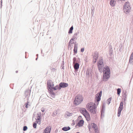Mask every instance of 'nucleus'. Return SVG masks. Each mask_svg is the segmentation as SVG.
Instances as JSON below:
<instances>
[{
	"label": "nucleus",
	"mask_w": 133,
	"mask_h": 133,
	"mask_svg": "<svg viewBox=\"0 0 133 133\" xmlns=\"http://www.w3.org/2000/svg\"><path fill=\"white\" fill-rule=\"evenodd\" d=\"M129 63L132 65L133 64V58L130 57L129 61Z\"/></svg>",
	"instance_id": "nucleus-28"
},
{
	"label": "nucleus",
	"mask_w": 133,
	"mask_h": 133,
	"mask_svg": "<svg viewBox=\"0 0 133 133\" xmlns=\"http://www.w3.org/2000/svg\"><path fill=\"white\" fill-rule=\"evenodd\" d=\"M57 110H56L55 111H54L52 114V116H56L57 114Z\"/></svg>",
	"instance_id": "nucleus-31"
},
{
	"label": "nucleus",
	"mask_w": 133,
	"mask_h": 133,
	"mask_svg": "<svg viewBox=\"0 0 133 133\" xmlns=\"http://www.w3.org/2000/svg\"><path fill=\"white\" fill-rule=\"evenodd\" d=\"M111 98V97H110L107 99V103L108 104H109L110 103Z\"/></svg>",
	"instance_id": "nucleus-32"
},
{
	"label": "nucleus",
	"mask_w": 133,
	"mask_h": 133,
	"mask_svg": "<svg viewBox=\"0 0 133 133\" xmlns=\"http://www.w3.org/2000/svg\"><path fill=\"white\" fill-rule=\"evenodd\" d=\"M105 104L104 103H103L102 107V109H105Z\"/></svg>",
	"instance_id": "nucleus-43"
},
{
	"label": "nucleus",
	"mask_w": 133,
	"mask_h": 133,
	"mask_svg": "<svg viewBox=\"0 0 133 133\" xmlns=\"http://www.w3.org/2000/svg\"><path fill=\"white\" fill-rule=\"evenodd\" d=\"M87 109L88 110H89L90 112L94 114H95L96 113L97 110L96 106L95 103L94 104L92 105L89 104H87Z\"/></svg>",
	"instance_id": "nucleus-2"
},
{
	"label": "nucleus",
	"mask_w": 133,
	"mask_h": 133,
	"mask_svg": "<svg viewBox=\"0 0 133 133\" xmlns=\"http://www.w3.org/2000/svg\"><path fill=\"white\" fill-rule=\"evenodd\" d=\"M95 103L96 104L98 105L99 103V102H98L97 101H95Z\"/></svg>",
	"instance_id": "nucleus-55"
},
{
	"label": "nucleus",
	"mask_w": 133,
	"mask_h": 133,
	"mask_svg": "<svg viewBox=\"0 0 133 133\" xmlns=\"http://www.w3.org/2000/svg\"><path fill=\"white\" fill-rule=\"evenodd\" d=\"M79 111L80 112L83 114L85 117H86V116H90L89 113L85 109L81 108L80 109Z\"/></svg>",
	"instance_id": "nucleus-6"
},
{
	"label": "nucleus",
	"mask_w": 133,
	"mask_h": 133,
	"mask_svg": "<svg viewBox=\"0 0 133 133\" xmlns=\"http://www.w3.org/2000/svg\"><path fill=\"white\" fill-rule=\"evenodd\" d=\"M68 46L69 47H68V49L69 48V47H70V49H71L73 46V45H71L69 43H68Z\"/></svg>",
	"instance_id": "nucleus-38"
},
{
	"label": "nucleus",
	"mask_w": 133,
	"mask_h": 133,
	"mask_svg": "<svg viewBox=\"0 0 133 133\" xmlns=\"http://www.w3.org/2000/svg\"><path fill=\"white\" fill-rule=\"evenodd\" d=\"M54 83L53 82L52 83L51 85V87L50 88H49V89H53V88H54Z\"/></svg>",
	"instance_id": "nucleus-40"
},
{
	"label": "nucleus",
	"mask_w": 133,
	"mask_h": 133,
	"mask_svg": "<svg viewBox=\"0 0 133 133\" xmlns=\"http://www.w3.org/2000/svg\"><path fill=\"white\" fill-rule=\"evenodd\" d=\"M28 129V127L26 126H24L23 128V130L24 131H26Z\"/></svg>",
	"instance_id": "nucleus-35"
},
{
	"label": "nucleus",
	"mask_w": 133,
	"mask_h": 133,
	"mask_svg": "<svg viewBox=\"0 0 133 133\" xmlns=\"http://www.w3.org/2000/svg\"><path fill=\"white\" fill-rule=\"evenodd\" d=\"M130 57L133 58V52L131 54L130 56Z\"/></svg>",
	"instance_id": "nucleus-51"
},
{
	"label": "nucleus",
	"mask_w": 133,
	"mask_h": 133,
	"mask_svg": "<svg viewBox=\"0 0 133 133\" xmlns=\"http://www.w3.org/2000/svg\"><path fill=\"white\" fill-rule=\"evenodd\" d=\"M29 100H27V101L26 103H25V107L26 108H28V105H30L29 104Z\"/></svg>",
	"instance_id": "nucleus-33"
},
{
	"label": "nucleus",
	"mask_w": 133,
	"mask_h": 133,
	"mask_svg": "<svg viewBox=\"0 0 133 133\" xmlns=\"http://www.w3.org/2000/svg\"><path fill=\"white\" fill-rule=\"evenodd\" d=\"M97 60V59H94V60L93 59V62L94 63H95L96 62Z\"/></svg>",
	"instance_id": "nucleus-50"
},
{
	"label": "nucleus",
	"mask_w": 133,
	"mask_h": 133,
	"mask_svg": "<svg viewBox=\"0 0 133 133\" xmlns=\"http://www.w3.org/2000/svg\"><path fill=\"white\" fill-rule=\"evenodd\" d=\"M131 9V8L130 6L129 2H125L124 4L123 7V10L124 12H125L126 14H127V13H128L129 12Z\"/></svg>",
	"instance_id": "nucleus-4"
},
{
	"label": "nucleus",
	"mask_w": 133,
	"mask_h": 133,
	"mask_svg": "<svg viewBox=\"0 0 133 133\" xmlns=\"http://www.w3.org/2000/svg\"><path fill=\"white\" fill-rule=\"evenodd\" d=\"M77 46H76L75 45V46H74V53L75 54L77 53Z\"/></svg>",
	"instance_id": "nucleus-27"
},
{
	"label": "nucleus",
	"mask_w": 133,
	"mask_h": 133,
	"mask_svg": "<svg viewBox=\"0 0 133 133\" xmlns=\"http://www.w3.org/2000/svg\"><path fill=\"white\" fill-rule=\"evenodd\" d=\"M36 123H38L39 125H40L41 124V119H40V121H39L37 120V118L36 119Z\"/></svg>",
	"instance_id": "nucleus-37"
},
{
	"label": "nucleus",
	"mask_w": 133,
	"mask_h": 133,
	"mask_svg": "<svg viewBox=\"0 0 133 133\" xmlns=\"http://www.w3.org/2000/svg\"><path fill=\"white\" fill-rule=\"evenodd\" d=\"M105 69H103V81L105 82L107 81L110 77V71L109 67L107 65H105L104 68Z\"/></svg>",
	"instance_id": "nucleus-1"
},
{
	"label": "nucleus",
	"mask_w": 133,
	"mask_h": 133,
	"mask_svg": "<svg viewBox=\"0 0 133 133\" xmlns=\"http://www.w3.org/2000/svg\"><path fill=\"white\" fill-rule=\"evenodd\" d=\"M73 122L72 124V125H74L75 124V123L74 122V120H73Z\"/></svg>",
	"instance_id": "nucleus-53"
},
{
	"label": "nucleus",
	"mask_w": 133,
	"mask_h": 133,
	"mask_svg": "<svg viewBox=\"0 0 133 133\" xmlns=\"http://www.w3.org/2000/svg\"><path fill=\"white\" fill-rule=\"evenodd\" d=\"M78 126V124H77V125H76V126H75V127H77V126Z\"/></svg>",
	"instance_id": "nucleus-63"
},
{
	"label": "nucleus",
	"mask_w": 133,
	"mask_h": 133,
	"mask_svg": "<svg viewBox=\"0 0 133 133\" xmlns=\"http://www.w3.org/2000/svg\"><path fill=\"white\" fill-rule=\"evenodd\" d=\"M36 56H37V57H38V54H37L36 55Z\"/></svg>",
	"instance_id": "nucleus-61"
},
{
	"label": "nucleus",
	"mask_w": 133,
	"mask_h": 133,
	"mask_svg": "<svg viewBox=\"0 0 133 133\" xmlns=\"http://www.w3.org/2000/svg\"><path fill=\"white\" fill-rule=\"evenodd\" d=\"M127 93V92L125 91V92L124 93L123 92V97L124 98V101H125L126 100V96L127 95H126V93Z\"/></svg>",
	"instance_id": "nucleus-25"
},
{
	"label": "nucleus",
	"mask_w": 133,
	"mask_h": 133,
	"mask_svg": "<svg viewBox=\"0 0 133 133\" xmlns=\"http://www.w3.org/2000/svg\"><path fill=\"white\" fill-rule=\"evenodd\" d=\"M117 94L119 96V95L121 91V88H118L117 89Z\"/></svg>",
	"instance_id": "nucleus-29"
},
{
	"label": "nucleus",
	"mask_w": 133,
	"mask_h": 133,
	"mask_svg": "<svg viewBox=\"0 0 133 133\" xmlns=\"http://www.w3.org/2000/svg\"><path fill=\"white\" fill-rule=\"evenodd\" d=\"M59 88V85H57L55 86L54 88H52L54 90H60L61 89Z\"/></svg>",
	"instance_id": "nucleus-21"
},
{
	"label": "nucleus",
	"mask_w": 133,
	"mask_h": 133,
	"mask_svg": "<svg viewBox=\"0 0 133 133\" xmlns=\"http://www.w3.org/2000/svg\"><path fill=\"white\" fill-rule=\"evenodd\" d=\"M123 102L121 101L120 102L119 106V107L118 110L117 116L119 117L121 115V111L123 109Z\"/></svg>",
	"instance_id": "nucleus-7"
},
{
	"label": "nucleus",
	"mask_w": 133,
	"mask_h": 133,
	"mask_svg": "<svg viewBox=\"0 0 133 133\" xmlns=\"http://www.w3.org/2000/svg\"><path fill=\"white\" fill-rule=\"evenodd\" d=\"M70 129V127L69 126L64 127H63L62 129V130L64 131H66Z\"/></svg>",
	"instance_id": "nucleus-18"
},
{
	"label": "nucleus",
	"mask_w": 133,
	"mask_h": 133,
	"mask_svg": "<svg viewBox=\"0 0 133 133\" xmlns=\"http://www.w3.org/2000/svg\"><path fill=\"white\" fill-rule=\"evenodd\" d=\"M77 39V37L76 36H73L72 37V38L70 40V42H71V41H74L75 39L76 40Z\"/></svg>",
	"instance_id": "nucleus-30"
},
{
	"label": "nucleus",
	"mask_w": 133,
	"mask_h": 133,
	"mask_svg": "<svg viewBox=\"0 0 133 133\" xmlns=\"http://www.w3.org/2000/svg\"><path fill=\"white\" fill-rule=\"evenodd\" d=\"M38 58V57H37L36 59V60L37 61Z\"/></svg>",
	"instance_id": "nucleus-60"
},
{
	"label": "nucleus",
	"mask_w": 133,
	"mask_h": 133,
	"mask_svg": "<svg viewBox=\"0 0 133 133\" xmlns=\"http://www.w3.org/2000/svg\"><path fill=\"white\" fill-rule=\"evenodd\" d=\"M121 48H122V46L121 47H120V49H119V50L120 51L121 50Z\"/></svg>",
	"instance_id": "nucleus-62"
},
{
	"label": "nucleus",
	"mask_w": 133,
	"mask_h": 133,
	"mask_svg": "<svg viewBox=\"0 0 133 133\" xmlns=\"http://www.w3.org/2000/svg\"><path fill=\"white\" fill-rule=\"evenodd\" d=\"M102 91L101 90L99 92H98L96 95L95 98V101H97L98 102L101 100V97L102 96Z\"/></svg>",
	"instance_id": "nucleus-8"
},
{
	"label": "nucleus",
	"mask_w": 133,
	"mask_h": 133,
	"mask_svg": "<svg viewBox=\"0 0 133 133\" xmlns=\"http://www.w3.org/2000/svg\"><path fill=\"white\" fill-rule=\"evenodd\" d=\"M49 93L51 95L52 97L55 98V93L53 91L54 90L51 89H48V90Z\"/></svg>",
	"instance_id": "nucleus-12"
},
{
	"label": "nucleus",
	"mask_w": 133,
	"mask_h": 133,
	"mask_svg": "<svg viewBox=\"0 0 133 133\" xmlns=\"http://www.w3.org/2000/svg\"><path fill=\"white\" fill-rule=\"evenodd\" d=\"M51 130V128L50 127H46L44 131V133H50Z\"/></svg>",
	"instance_id": "nucleus-16"
},
{
	"label": "nucleus",
	"mask_w": 133,
	"mask_h": 133,
	"mask_svg": "<svg viewBox=\"0 0 133 133\" xmlns=\"http://www.w3.org/2000/svg\"><path fill=\"white\" fill-rule=\"evenodd\" d=\"M115 0H110V5L112 6H114L115 5V3H114Z\"/></svg>",
	"instance_id": "nucleus-23"
},
{
	"label": "nucleus",
	"mask_w": 133,
	"mask_h": 133,
	"mask_svg": "<svg viewBox=\"0 0 133 133\" xmlns=\"http://www.w3.org/2000/svg\"><path fill=\"white\" fill-rule=\"evenodd\" d=\"M83 100L82 96L81 95H77L75 97L74 103L75 105H77L81 103Z\"/></svg>",
	"instance_id": "nucleus-3"
},
{
	"label": "nucleus",
	"mask_w": 133,
	"mask_h": 133,
	"mask_svg": "<svg viewBox=\"0 0 133 133\" xmlns=\"http://www.w3.org/2000/svg\"><path fill=\"white\" fill-rule=\"evenodd\" d=\"M77 58L76 57H74L73 59V63H75L76 62H77Z\"/></svg>",
	"instance_id": "nucleus-36"
},
{
	"label": "nucleus",
	"mask_w": 133,
	"mask_h": 133,
	"mask_svg": "<svg viewBox=\"0 0 133 133\" xmlns=\"http://www.w3.org/2000/svg\"><path fill=\"white\" fill-rule=\"evenodd\" d=\"M79 65L78 63H76L74 66V68L75 70V71H77V70L79 68Z\"/></svg>",
	"instance_id": "nucleus-14"
},
{
	"label": "nucleus",
	"mask_w": 133,
	"mask_h": 133,
	"mask_svg": "<svg viewBox=\"0 0 133 133\" xmlns=\"http://www.w3.org/2000/svg\"><path fill=\"white\" fill-rule=\"evenodd\" d=\"M63 64H62V65H61V66L62 67V69H64V66H63V65L64 64V62L63 61Z\"/></svg>",
	"instance_id": "nucleus-52"
},
{
	"label": "nucleus",
	"mask_w": 133,
	"mask_h": 133,
	"mask_svg": "<svg viewBox=\"0 0 133 133\" xmlns=\"http://www.w3.org/2000/svg\"><path fill=\"white\" fill-rule=\"evenodd\" d=\"M90 70L89 69H87L86 72V75L87 76H88V77L89 76L90 74H91V72L90 71Z\"/></svg>",
	"instance_id": "nucleus-22"
},
{
	"label": "nucleus",
	"mask_w": 133,
	"mask_h": 133,
	"mask_svg": "<svg viewBox=\"0 0 133 133\" xmlns=\"http://www.w3.org/2000/svg\"><path fill=\"white\" fill-rule=\"evenodd\" d=\"M88 128L89 130H90V129L91 128V127L90 125H89L88 126Z\"/></svg>",
	"instance_id": "nucleus-54"
},
{
	"label": "nucleus",
	"mask_w": 133,
	"mask_h": 133,
	"mask_svg": "<svg viewBox=\"0 0 133 133\" xmlns=\"http://www.w3.org/2000/svg\"><path fill=\"white\" fill-rule=\"evenodd\" d=\"M97 66L98 70L100 72H103L102 69L104 68V64L103 61L102 59H100L99 62L97 64Z\"/></svg>",
	"instance_id": "nucleus-5"
},
{
	"label": "nucleus",
	"mask_w": 133,
	"mask_h": 133,
	"mask_svg": "<svg viewBox=\"0 0 133 133\" xmlns=\"http://www.w3.org/2000/svg\"><path fill=\"white\" fill-rule=\"evenodd\" d=\"M2 0H1V5H2Z\"/></svg>",
	"instance_id": "nucleus-59"
},
{
	"label": "nucleus",
	"mask_w": 133,
	"mask_h": 133,
	"mask_svg": "<svg viewBox=\"0 0 133 133\" xmlns=\"http://www.w3.org/2000/svg\"><path fill=\"white\" fill-rule=\"evenodd\" d=\"M73 115V113H70L68 111H66L65 112V114L64 115V116L66 117H69Z\"/></svg>",
	"instance_id": "nucleus-17"
},
{
	"label": "nucleus",
	"mask_w": 133,
	"mask_h": 133,
	"mask_svg": "<svg viewBox=\"0 0 133 133\" xmlns=\"http://www.w3.org/2000/svg\"><path fill=\"white\" fill-rule=\"evenodd\" d=\"M124 103H123V105H125L126 104V103H125V101H124Z\"/></svg>",
	"instance_id": "nucleus-56"
},
{
	"label": "nucleus",
	"mask_w": 133,
	"mask_h": 133,
	"mask_svg": "<svg viewBox=\"0 0 133 133\" xmlns=\"http://www.w3.org/2000/svg\"><path fill=\"white\" fill-rule=\"evenodd\" d=\"M104 113H101V118H103L104 117Z\"/></svg>",
	"instance_id": "nucleus-41"
},
{
	"label": "nucleus",
	"mask_w": 133,
	"mask_h": 133,
	"mask_svg": "<svg viewBox=\"0 0 133 133\" xmlns=\"http://www.w3.org/2000/svg\"><path fill=\"white\" fill-rule=\"evenodd\" d=\"M41 112H39L37 114V120H38L39 121H40V119H41Z\"/></svg>",
	"instance_id": "nucleus-20"
},
{
	"label": "nucleus",
	"mask_w": 133,
	"mask_h": 133,
	"mask_svg": "<svg viewBox=\"0 0 133 133\" xmlns=\"http://www.w3.org/2000/svg\"><path fill=\"white\" fill-rule=\"evenodd\" d=\"M79 33V32H76V33H75L74 35V36H76L77 37V36L78 35V34Z\"/></svg>",
	"instance_id": "nucleus-45"
},
{
	"label": "nucleus",
	"mask_w": 133,
	"mask_h": 133,
	"mask_svg": "<svg viewBox=\"0 0 133 133\" xmlns=\"http://www.w3.org/2000/svg\"><path fill=\"white\" fill-rule=\"evenodd\" d=\"M84 51V48H82L81 49V52H83Z\"/></svg>",
	"instance_id": "nucleus-46"
},
{
	"label": "nucleus",
	"mask_w": 133,
	"mask_h": 133,
	"mask_svg": "<svg viewBox=\"0 0 133 133\" xmlns=\"http://www.w3.org/2000/svg\"><path fill=\"white\" fill-rule=\"evenodd\" d=\"M18 71H16V73H18Z\"/></svg>",
	"instance_id": "nucleus-64"
},
{
	"label": "nucleus",
	"mask_w": 133,
	"mask_h": 133,
	"mask_svg": "<svg viewBox=\"0 0 133 133\" xmlns=\"http://www.w3.org/2000/svg\"><path fill=\"white\" fill-rule=\"evenodd\" d=\"M105 109H101V113H104Z\"/></svg>",
	"instance_id": "nucleus-44"
},
{
	"label": "nucleus",
	"mask_w": 133,
	"mask_h": 133,
	"mask_svg": "<svg viewBox=\"0 0 133 133\" xmlns=\"http://www.w3.org/2000/svg\"><path fill=\"white\" fill-rule=\"evenodd\" d=\"M31 90L30 89L26 90L25 92L24 96L25 98H27V100H29V97H30L31 93Z\"/></svg>",
	"instance_id": "nucleus-9"
},
{
	"label": "nucleus",
	"mask_w": 133,
	"mask_h": 133,
	"mask_svg": "<svg viewBox=\"0 0 133 133\" xmlns=\"http://www.w3.org/2000/svg\"><path fill=\"white\" fill-rule=\"evenodd\" d=\"M73 29V27L72 25L69 29V30L68 33L69 34H72V32Z\"/></svg>",
	"instance_id": "nucleus-24"
},
{
	"label": "nucleus",
	"mask_w": 133,
	"mask_h": 133,
	"mask_svg": "<svg viewBox=\"0 0 133 133\" xmlns=\"http://www.w3.org/2000/svg\"><path fill=\"white\" fill-rule=\"evenodd\" d=\"M37 123L36 122H34V123L33 124V128L35 129L37 127Z\"/></svg>",
	"instance_id": "nucleus-34"
},
{
	"label": "nucleus",
	"mask_w": 133,
	"mask_h": 133,
	"mask_svg": "<svg viewBox=\"0 0 133 133\" xmlns=\"http://www.w3.org/2000/svg\"><path fill=\"white\" fill-rule=\"evenodd\" d=\"M85 117L86 118L87 120L88 121L90 119V116H86V117Z\"/></svg>",
	"instance_id": "nucleus-39"
},
{
	"label": "nucleus",
	"mask_w": 133,
	"mask_h": 133,
	"mask_svg": "<svg viewBox=\"0 0 133 133\" xmlns=\"http://www.w3.org/2000/svg\"><path fill=\"white\" fill-rule=\"evenodd\" d=\"M69 43L71 44H73L74 43V42L73 41H71V42H70V41Z\"/></svg>",
	"instance_id": "nucleus-49"
},
{
	"label": "nucleus",
	"mask_w": 133,
	"mask_h": 133,
	"mask_svg": "<svg viewBox=\"0 0 133 133\" xmlns=\"http://www.w3.org/2000/svg\"><path fill=\"white\" fill-rule=\"evenodd\" d=\"M84 121L83 119H81L79 120L78 122V125L79 127L83 126L84 123Z\"/></svg>",
	"instance_id": "nucleus-15"
},
{
	"label": "nucleus",
	"mask_w": 133,
	"mask_h": 133,
	"mask_svg": "<svg viewBox=\"0 0 133 133\" xmlns=\"http://www.w3.org/2000/svg\"><path fill=\"white\" fill-rule=\"evenodd\" d=\"M91 125L92 128L94 129H96V128L97 127V125L94 123H92Z\"/></svg>",
	"instance_id": "nucleus-26"
},
{
	"label": "nucleus",
	"mask_w": 133,
	"mask_h": 133,
	"mask_svg": "<svg viewBox=\"0 0 133 133\" xmlns=\"http://www.w3.org/2000/svg\"><path fill=\"white\" fill-rule=\"evenodd\" d=\"M49 93L51 95L52 97L55 98V93L53 91L54 90L51 89H48V90Z\"/></svg>",
	"instance_id": "nucleus-11"
},
{
	"label": "nucleus",
	"mask_w": 133,
	"mask_h": 133,
	"mask_svg": "<svg viewBox=\"0 0 133 133\" xmlns=\"http://www.w3.org/2000/svg\"><path fill=\"white\" fill-rule=\"evenodd\" d=\"M74 46H75V45L76 46H77L78 44L76 43V42H75V43L74 42Z\"/></svg>",
	"instance_id": "nucleus-47"
},
{
	"label": "nucleus",
	"mask_w": 133,
	"mask_h": 133,
	"mask_svg": "<svg viewBox=\"0 0 133 133\" xmlns=\"http://www.w3.org/2000/svg\"><path fill=\"white\" fill-rule=\"evenodd\" d=\"M93 59H97L98 57V54L96 52L94 53V55L93 56Z\"/></svg>",
	"instance_id": "nucleus-19"
},
{
	"label": "nucleus",
	"mask_w": 133,
	"mask_h": 133,
	"mask_svg": "<svg viewBox=\"0 0 133 133\" xmlns=\"http://www.w3.org/2000/svg\"><path fill=\"white\" fill-rule=\"evenodd\" d=\"M92 11L91 12V14H92V15H93V13H94V12H93V10H92Z\"/></svg>",
	"instance_id": "nucleus-58"
},
{
	"label": "nucleus",
	"mask_w": 133,
	"mask_h": 133,
	"mask_svg": "<svg viewBox=\"0 0 133 133\" xmlns=\"http://www.w3.org/2000/svg\"><path fill=\"white\" fill-rule=\"evenodd\" d=\"M53 82L51 80H48L47 82V88L48 90L51 87V85L52 83Z\"/></svg>",
	"instance_id": "nucleus-13"
},
{
	"label": "nucleus",
	"mask_w": 133,
	"mask_h": 133,
	"mask_svg": "<svg viewBox=\"0 0 133 133\" xmlns=\"http://www.w3.org/2000/svg\"><path fill=\"white\" fill-rule=\"evenodd\" d=\"M41 111L42 112H43L44 111V109L41 110Z\"/></svg>",
	"instance_id": "nucleus-57"
},
{
	"label": "nucleus",
	"mask_w": 133,
	"mask_h": 133,
	"mask_svg": "<svg viewBox=\"0 0 133 133\" xmlns=\"http://www.w3.org/2000/svg\"><path fill=\"white\" fill-rule=\"evenodd\" d=\"M77 62H78L77 63H79V62H80V59L78 57L77 58Z\"/></svg>",
	"instance_id": "nucleus-48"
},
{
	"label": "nucleus",
	"mask_w": 133,
	"mask_h": 133,
	"mask_svg": "<svg viewBox=\"0 0 133 133\" xmlns=\"http://www.w3.org/2000/svg\"><path fill=\"white\" fill-rule=\"evenodd\" d=\"M59 88L61 89V88H64L67 87L68 84V83L64 82H61L59 83Z\"/></svg>",
	"instance_id": "nucleus-10"
},
{
	"label": "nucleus",
	"mask_w": 133,
	"mask_h": 133,
	"mask_svg": "<svg viewBox=\"0 0 133 133\" xmlns=\"http://www.w3.org/2000/svg\"><path fill=\"white\" fill-rule=\"evenodd\" d=\"M95 130V133H98V127L96 128V129H94Z\"/></svg>",
	"instance_id": "nucleus-42"
}]
</instances>
